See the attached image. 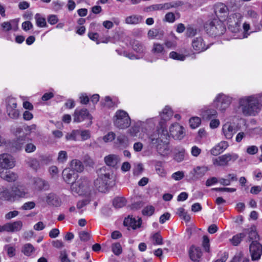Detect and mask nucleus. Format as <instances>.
<instances>
[{
  "mask_svg": "<svg viewBox=\"0 0 262 262\" xmlns=\"http://www.w3.org/2000/svg\"><path fill=\"white\" fill-rule=\"evenodd\" d=\"M261 107L258 99L253 96L243 97L238 100V108L244 116H255Z\"/></svg>",
  "mask_w": 262,
  "mask_h": 262,
  "instance_id": "nucleus-1",
  "label": "nucleus"
},
{
  "mask_svg": "<svg viewBox=\"0 0 262 262\" xmlns=\"http://www.w3.org/2000/svg\"><path fill=\"white\" fill-rule=\"evenodd\" d=\"M98 177L94 181L95 188L101 192H105L111 185L113 179V170L109 167L103 166L97 170Z\"/></svg>",
  "mask_w": 262,
  "mask_h": 262,
  "instance_id": "nucleus-2",
  "label": "nucleus"
},
{
  "mask_svg": "<svg viewBox=\"0 0 262 262\" xmlns=\"http://www.w3.org/2000/svg\"><path fill=\"white\" fill-rule=\"evenodd\" d=\"M71 190L73 193L79 195H91L90 182L86 178H81L72 182Z\"/></svg>",
  "mask_w": 262,
  "mask_h": 262,
  "instance_id": "nucleus-3",
  "label": "nucleus"
},
{
  "mask_svg": "<svg viewBox=\"0 0 262 262\" xmlns=\"http://www.w3.org/2000/svg\"><path fill=\"white\" fill-rule=\"evenodd\" d=\"M206 33L210 36H216L223 35L226 31V27L222 20L214 19L205 25Z\"/></svg>",
  "mask_w": 262,
  "mask_h": 262,
  "instance_id": "nucleus-4",
  "label": "nucleus"
},
{
  "mask_svg": "<svg viewBox=\"0 0 262 262\" xmlns=\"http://www.w3.org/2000/svg\"><path fill=\"white\" fill-rule=\"evenodd\" d=\"M113 123L119 129H125L130 125V119L128 113L122 110H118L113 119Z\"/></svg>",
  "mask_w": 262,
  "mask_h": 262,
  "instance_id": "nucleus-5",
  "label": "nucleus"
},
{
  "mask_svg": "<svg viewBox=\"0 0 262 262\" xmlns=\"http://www.w3.org/2000/svg\"><path fill=\"white\" fill-rule=\"evenodd\" d=\"M26 192L24 187L21 186H14L12 188L11 191L8 190H4L3 192V196L5 200L9 201H14L19 198L25 196Z\"/></svg>",
  "mask_w": 262,
  "mask_h": 262,
  "instance_id": "nucleus-6",
  "label": "nucleus"
},
{
  "mask_svg": "<svg viewBox=\"0 0 262 262\" xmlns=\"http://www.w3.org/2000/svg\"><path fill=\"white\" fill-rule=\"evenodd\" d=\"M6 113L9 118L17 119L20 116L19 111L17 109V103L15 98L8 97L6 99Z\"/></svg>",
  "mask_w": 262,
  "mask_h": 262,
  "instance_id": "nucleus-7",
  "label": "nucleus"
},
{
  "mask_svg": "<svg viewBox=\"0 0 262 262\" xmlns=\"http://www.w3.org/2000/svg\"><path fill=\"white\" fill-rule=\"evenodd\" d=\"M232 98L223 94H219L214 101L216 108L219 111L224 112L230 105Z\"/></svg>",
  "mask_w": 262,
  "mask_h": 262,
  "instance_id": "nucleus-8",
  "label": "nucleus"
},
{
  "mask_svg": "<svg viewBox=\"0 0 262 262\" xmlns=\"http://www.w3.org/2000/svg\"><path fill=\"white\" fill-rule=\"evenodd\" d=\"M86 119L89 120L88 126H90L92 124L93 117L89 113L87 109L82 108L80 110L76 109L75 110L73 115L74 122H80Z\"/></svg>",
  "mask_w": 262,
  "mask_h": 262,
  "instance_id": "nucleus-9",
  "label": "nucleus"
},
{
  "mask_svg": "<svg viewBox=\"0 0 262 262\" xmlns=\"http://www.w3.org/2000/svg\"><path fill=\"white\" fill-rule=\"evenodd\" d=\"M238 156L236 154H227L213 159V164L219 166H225L230 161H235Z\"/></svg>",
  "mask_w": 262,
  "mask_h": 262,
  "instance_id": "nucleus-10",
  "label": "nucleus"
},
{
  "mask_svg": "<svg viewBox=\"0 0 262 262\" xmlns=\"http://www.w3.org/2000/svg\"><path fill=\"white\" fill-rule=\"evenodd\" d=\"M244 231L245 235L248 234L249 246H262L259 242V236L256 232L255 226H253L250 228L244 229Z\"/></svg>",
  "mask_w": 262,
  "mask_h": 262,
  "instance_id": "nucleus-11",
  "label": "nucleus"
},
{
  "mask_svg": "<svg viewBox=\"0 0 262 262\" xmlns=\"http://www.w3.org/2000/svg\"><path fill=\"white\" fill-rule=\"evenodd\" d=\"M15 166V161L13 157L8 154L0 155V169H8Z\"/></svg>",
  "mask_w": 262,
  "mask_h": 262,
  "instance_id": "nucleus-12",
  "label": "nucleus"
},
{
  "mask_svg": "<svg viewBox=\"0 0 262 262\" xmlns=\"http://www.w3.org/2000/svg\"><path fill=\"white\" fill-rule=\"evenodd\" d=\"M214 12L219 20H225L229 14L227 6L222 3H218L214 5Z\"/></svg>",
  "mask_w": 262,
  "mask_h": 262,
  "instance_id": "nucleus-13",
  "label": "nucleus"
},
{
  "mask_svg": "<svg viewBox=\"0 0 262 262\" xmlns=\"http://www.w3.org/2000/svg\"><path fill=\"white\" fill-rule=\"evenodd\" d=\"M184 130V127L178 123L171 124L169 127L170 135L178 140H181L184 137L185 134Z\"/></svg>",
  "mask_w": 262,
  "mask_h": 262,
  "instance_id": "nucleus-14",
  "label": "nucleus"
},
{
  "mask_svg": "<svg viewBox=\"0 0 262 262\" xmlns=\"http://www.w3.org/2000/svg\"><path fill=\"white\" fill-rule=\"evenodd\" d=\"M192 47L197 53L206 51L209 48L208 45H206L204 39L202 37L194 38L191 41Z\"/></svg>",
  "mask_w": 262,
  "mask_h": 262,
  "instance_id": "nucleus-15",
  "label": "nucleus"
},
{
  "mask_svg": "<svg viewBox=\"0 0 262 262\" xmlns=\"http://www.w3.org/2000/svg\"><path fill=\"white\" fill-rule=\"evenodd\" d=\"M189 257L194 262L201 260L203 255V249L201 247H190L188 250Z\"/></svg>",
  "mask_w": 262,
  "mask_h": 262,
  "instance_id": "nucleus-16",
  "label": "nucleus"
},
{
  "mask_svg": "<svg viewBox=\"0 0 262 262\" xmlns=\"http://www.w3.org/2000/svg\"><path fill=\"white\" fill-rule=\"evenodd\" d=\"M23 226V222L21 221H17L12 223H7L2 226V227L4 231L16 232L19 231Z\"/></svg>",
  "mask_w": 262,
  "mask_h": 262,
  "instance_id": "nucleus-17",
  "label": "nucleus"
},
{
  "mask_svg": "<svg viewBox=\"0 0 262 262\" xmlns=\"http://www.w3.org/2000/svg\"><path fill=\"white\" fill-rule=\"evenodd\" d=\"M142 221L141 218L136 220L133 215H128L127 217L124 219L123 224L125 226L131 227L133 229H136L141 226Z\"/></svg>",
  "mask_w": 262,
  "mask_h": 262,
  "instance_id": "nucleus-18",
  "label": "nucleus"
},
{
  "mask_svg": "<svg viewBox=\"0 0 262 262\" xmlns=\"http://www.w3.org/2000/svg\"><path fill=\"white\" fill-rule=\"evenodd\" d=\"M104 160L107 166L113 168H115L120 161L119 156L114 154L105 156Z\"/></svg>",
  "mask_w": 262,
  "mask_h": 262,
  "instance_id": "nucleus-19",
  "label": "nucleus"
},
{
  "mask_svg": "<svg viewBox=\"0 0 262 262\" xmlns=\"http://www.w3.org/2000/svg\"><path fill=\"white\" fill-rule=\"evenodd\" d=\"M34 185L35 189L38 190H47L50 187L48 182L40 178L34 179Z\"/></svg>",
  "mask_w": 262,
  "mask_h": 262,
  "instance_id": "nucleus-20",
  "label": "nucleus"
},
{
  "mask_svg": "<svg viewBox=\"0 0 262 262\" xmlns=\"http://www.w3.org/2000/svg\"><path fill=\"white\" fill-rule=\"evenodd\" d=\"M228 146L227 142L222 141L211 149L210 153L213 156H217L223 152Z\"/></svg>",
  "mask_w": 262,
  "mask_h": 262,
  "instance_id": "nucleus-21",
  "label": "nucleus"
},
{
  "mask_svg": "<svg viewBox=\"0 0 262 262\" xmlns=\"http://www.w3.org/2000/svg\"><path fill=\"white\" fill-rule=\"evenodd\" d=\"M0 177L9 182H12L15 181L18 177L14 172L10 171L4 172L3 170L0 169Z\"/></svg>",
  "mask_w": 262,
  "mask_h": 262,
  "instance_id": "nucleus-22",
  "label": "nucleus"
},
{
  "mask_svg": "<svg viewBox=\"0 0 262 262\" xmlns=\"http://www.w3.org/2000/svg\"><path fill=\"white\" fill-rule=\"evenodd\" d=\"M222 130L227 139H231L236 132L234 126L229 123H226L223 126Z\"/></svg>",
  "mask_w": 262,
  "mask_h": 262,
  "instance_id": "nucleus-23",
  "label": "nucleus"
},
{
  "mask_svg": "<svg viewBox=\"0 0 262 262\" xmlns=\"http://www.w3.org/2000/svg\"><path fill=\"white\" fill-rule=\"evenodd\" d=\"M251 259L253 261L258 260L262 255V247H249Z\"/></svg>",
  "mask_w": 262,
  "mask_h": 262,
  "instance_id": "nucleus-24",
  "label": "nucleus"
},
{
  "mask_svg": "<svg viewBox=\"0 0 262 262\" xmlns=\"http://www.w3.org/2000/svg\"><path fill=\"white\" fill-rule=\"evenodd\" d=\"M71 169L73 171L81 172L84 169V166L81 161L78 159H74L71 161L70 163Z\"/></svg>",
  "mask_w": 262,
  "mask_h": 262,
  "instance_id": "nucleus-25",
  "label": "nucleus"
},
{
  "mask_svg": "<svg viewBox=\"0 0 262 262\" xmlns=\"http://www.w3.org/2000/svg\"><path fill=\"white\" fill-rule=\"evenodd\" d=\"M147 35L150 39H161L164 35V31L161 29H152L148 31Z\"/></svg>",
  "mask_w": 262,
  "mask_h": 262,
  "instance_id": "nucleus-26",
  "label": "nucleus"
},
{
  "mask_svg": "<svg viewBox=\"0 0 262 262\" xmlns=\"http://www.w3.org/2000/svg\"><path fill=\"white\" fill-rule=\"evenodd\" d=\"M209 170L207 166H197L193 170L194 177L196 178L202 177Z\"/></svg>",
  "mask_w": 262,
  "mask_h": 262,
  "instance_id": "nucleus-27",
  "label": "nucleus"
},
{
  "mask_svg": "<svg viewBox=\"0 0 262 262\" xmlns=\"http://www.w3.org/2000/svg\"><path fill=\"white\" fill-rule=\"evenodd\" d=\"M143 20V17L138 15H133L127 16L125 18V23L127 24L136 25L141 23Z\"/></svg>",
  "mask_w": 262,
  "mask_h": 262,
  "instance_id": "nucleus-28",
  "label": "nucleus"
},
{
  "mask_svg": "<svg viewBox=\"0 0 262 262\" xmlns=\"http://www.w3.org/2000/svg\"><path fill=\"white\" fill-rule=\"evenodd\" d=\"M217 115L216 111L214 109H207L202 112V117L203 119L209 120L213 117H216Z\"/></svg>",
  "mask_w": 262,
  "mask_h": 262,
  "instance_id": "nucleus-29",
  "label": "nucleus"
},
{
  "mask_svg": "<svg viewBox=\"0 0 262 262\" xmlns=\"http://www.w3.org/2000/svg\"><path fill=\"white\" fill-rule=\"evenodd\" d=\"M74 171L70 168H66L62 171V177L64 181L70 183L72 182L73 178H74Z\"/></svg>",
  "mask_w": 262,
  "mask_h": 262,
  "instance_id": "nucleus-30",
  "label": "nucleus"
},
{
  "mask_svg": "<svg viewBox=\"0 0 262 262\" xmlns=\"http://www.w3.org/2000/svg\"><path fill=\"white\" fill-rule=\"evenodd\" d=\"M133 49L137 53H143L145 51L144 45L138 40H135L132 43Z\"/></svg>",
  "mask_w": 262,
  "mask_h": 262,
  "instance_id": "nucleus-31",
  "label": "nucleus"
},
{
  "mask_svg": "<svg viewBox=\"0 0 262 262\" xmlns=\"http://www.w3.org/2000/svg\"><path fill=\"white\" fill-rule=\"evenodd\" d=\"M172 115V111L168 106H165L163 109L162 113L160 114L161 117L164 121H167L170 119Z\"/></svg>",
  "mask_w": 262,
  "mask_h": 262,
  "instance_id": "nucleus-32",
  "label": "nucleus"
},
{
  "mask_svg": "<svg viewBox=\"0 0 262 262\" xmlns=\"http://www.w3.org/2000/svg\"><path fill=\"white\" fill-rule=\"evenodd\" d=\"M26 143V138L25 137H20L18 138L13 143V147L17 150H21Z\"/></svg>",
  "mask_w": 262,
  "mask_h": 262,
  "instance_id": "nucleus-33",
  "label": "nucleus"
},
{
  "mask_svg": "<svg viewBox=\"0 0 262 262\" xmlns=\"http://www.w3.org/2000/svg\"><path fill=\"white\" fill-rule=\"evenodd\" d=\"M47 202L49 204H51L55 206H59L60 201L57 196L53 193H49L47 196Z\"/></svg>",
  "mask_w": 262,
  "mask_h": 262,
  "instance_id": "nucleus-34",
  "label": "nucleus"
},
{
  "mask_svg": "<svg viewBox=\"0 0 262 262\" xmlns=\"http://www.w3.org/2000/svg\"><path fill=\"white\" fill-rule=\"evenodd\" d=\"M113 206L116 208H120L124 206L126 204V200L122 197H117L113 200Z\"/></svg>",
  "mask_w": 262,
  "mask_h": 262,
  "instance_id": "nucleus-35",
  "label": "nucleus"
},
{
  "mask_svg": "<svg viewBox=\"0 0 262 262\" xmlns=\"http://www.w3.org/2000/svg\"><path fill=\"white\" fill-rule=\"evenodd\" d=\"M85 199L79 200L77 202L76 204L77 208L78 209H81L84 208L85 206L90 204L91 201V195H85Z\"/></svg>",
  "mask_w": 262,
  "mask_h": 262,
  "instance_id": "nucleus-36",
  "label": "nucleus"
},
{
  "mask_svg": "<svg viewBox=\"0 0 262 262\" xmlns=\"http://www.w3.org/2000/svg\"><path fill=\"white\" fill-rule=\"evenodd\" d=\"M245 237V233H244V231L243 230V232L238 233L235 235L233 236L231 239L232 243L234 246H237V245L241 243V241Z\"/></svg>",
  "mask_w": 262,
  "mask_h": 262,
  "instance_id": "nucleus-37",
  "label": "nucleus"
},
{
  "mask_svg": "<svg viewBox=\"0 0 262 262\" xmlns=\"http://www.w3.org/2000/svg\"><path fill=\"white\" fill-rule=\"evenodd\" d=\"M185 155V150L183 148H180L178 151L175 154L174 159L178 162H180L184 160Z\"/></svg>",
  "mask_w": 262,
  "mask_h": 262,
  "instance_id": "nucleus-38",
  "label": "nucleus"
},
{
  "mask_svg": "<svg viewBox=\"0 0 262 262\" xmlns=\"http://www.w3.org/2000/svg\"><path fill=\"white\" fill-rule=\"evenodd\" d=\"M227 24L228 29L232 32H237L239 31V30L241 29V23H238V21H236V23H235L234 21H231V20H229V24Z\"/></svg>",
  "mask_w": 262,
  "mask_h": 262,
  "instance_id": "nucleus-39",
  "label": "nucleus"
},
{
  "mask_svg": "<svg viewBox=\"0 0 262 262\" xmlns=\"http://www.w3.org/2000/svg\"><path fill=\"white\" fill-rule=\"evenodd\" d=\"M151 239L152 243L155 245H163L164 244L162 237L159 232H157L151 236Z\"/></svg>",
  "mask_w": 262,
  "mask_h": 262,
  "instance_id": "nucleus-40",
  "label": "nucleus"
},
{
  "mask_svg": "<svg viewBox=\"0 0 262 262\" xmlns=\"http://www.w3.org/2000/svg\"><path fill=\"white\" fill-rule=\"evenodd\" d=\"M157 150L161 155H164L167 154L169 150L168 145L164 143H160L156 146Z\"/></svg>",
  "mask_w": 262,
  "mask_h": 262,
  "instance_id": "nucleus-41",
  "label": "nucleus"
},
{
  "mask_svg": "<svg viewBox=\"0 0 262 262\" xmlns=\"http://www.w3.org/2000/svg\"><path fill=\"white\" fill-rule=\"evenodd\" d=\"M169 57L174 60L184 61L186 58V56L182 54L172 51L169 54Z\"/></svg>",
  "mask_w": 262,
  "mask_h": 262,
  "instance_id": "nucleus-42",
  "label": "nucleus"
},
{
  "mask_svg": "<svg viewBox=\"0 0 262 262\" xmlns=\"http://www.w3.org/2000/svg\"><path fill=\"white\" fill-rule=\"evenodd\" d=\"M36 23L37 26L39 27H43L46 26V21L45 18L41 17L40 15L37 13L35 15Z\"/></svg>",
  "mask_w": 262,
  "mask_h": 262,
  "instance_id": "nucleus-43",
  "label": "nucleus"
},
{
  "mask_svg": "<svg viewBox=\"0 0 262 262\" xmlns=\"http://www.w3.org/2000/svg\"><path fill=\"white\" fill-rule=\"evenodd\" d=\"M201 119L197 117H192L189 119L190 126L193 129L198 127L201 124Z\"/></svg>",
  "mask_w": 262,
  "mask_h": 262,
  "instance_id": "nucleus-44",
  "label": "nucleus"
},
{
  "mask_svg": "<svg viewBox=\"0 0 262 262\" xmlns=\"http://www.w3.org/2000/svg\"><path fill=\"white\" fill-rule=\"evenodd\" d=\"M242 17V15L239 13L232 14L228 17L227 24H229V20H231V21H234L235 23H236V21L241 23Z\"/></svg>",
  "mask_w": 262,
  "mask_h": 262,
  "instance_id": "nucleus-45",
  "label": "nucleus"
},
{
  "mask_svg": "<svg viewBox=\"0 0 262 262\" xmlns=\"http://www.w3.org/2000/svg\"><path fill=\"white\" fill-rule=\"evenodd\" d=\"M78 236L80 241L86 242L91 239V235L85 231H82L78 233Z\"/></svg>",
  "mask_w": 262,
  "mask_h": 262,
  "instance_id": "nucleus-46",
  "label": "nucleus"
},
{
  "mask_svg": "<svg viewBox=\"0 0 262 262\" xmlns=\"http://www.w3.org/2000/svg\"><path fill=\"white\" fill-rule=\"evenodd\" d=\"M29 166L35 170L39 168V162L36 159H30L28 162Z\"/></svg>",
  "mask_w": 262,
  "mask_h": 262,
  "instance_id": "nucleus-47",
  "label": "nucleus"
},
{
  "mask_svg": "<svg viewBox=\"0 0 262 262\" xmlns=\"http://www.w3.org/2000/svg\"><path fill=\"white\" fill-rule=\"evenodd\" d=\"M155 211V208L152 206H148L145 207L142 210L144 215L151 216Z\"/></svg>",
  "mask_w": 262,
  "mask_h": 262,
  "instance_id": "nucleus-48",
  "label": "nucleus"
},
{
  "mask_svg": "<svg viewBox=\"0 0 262 262\" xmlns=\"http://www.w3.org/2000/svg\"><path fill=\"white\" fill-rule=\"evenodd\" d=\"M144 168L142 163H138L135 166L133 169V173L134 175L139 176L143 171Z\"/></svg>",
  "mask_w": 262,
  "mask_h": 262,
  "instance_id": "nucleus-49",
  "label": "nucleus"
},
{
  "mask_svg": "<svg viewBox=\"0 0 262 262\" xmlns=\"http://www.w3.org/2000/svg\"><path fill=\"white\" fill-rule=\"evenodd\" d=\"M152 52L155 54L163 53L164 52L163 46L159 43H154Z\"/></svg>",
  "mask_w": 262,
  "mask_h": 262,
  "instance_id": "nucleus-50",
  "label": "nucleus"
},
{
  "mask_svg": "<svg viewBox=\"0 0 262 262\" xmlns=\"http://www.w3.org/2000/svg\"><path fill=\"white\" fill-rule=\"evenodd\" d=\"M149 140L150 143L157 146V145H159L160 143H162V141L161 139L159 138V137H157L155 135H152L149 137Z\"/></svg>",
  "mask_w": 262,
  "mask_h": 262,
  "instance_id": "nucleus-51",
  "label": "nucleus"
},
{
  "mask_svg": "<svg viewBox=\"0 0 262 262\" xmlns=\"http://www.w3.org/2000/svg\"><path fill=\"white\" fill-rule=\"evenodd\" d=\"M68 156L66 151L62 150L58 153L57 160L60 163H64L67 160Z\"/></svg>",
  "mask_w": 262,
  "mask_h": 262,
  "instance_id": "nucleus-52",
  "label": "nucleus"
},
{
  "mask_svg": "<svg viewBox=\"0 0 262 262\" xmlns=\"http://www.w3.org/2000/svg\"><path fill=\"white\" fill-rule=\"evenodd\" d=\"M59 258L61 262H71V260L68 257V253L64 250L60 251Z\"/></svg>",
  "mask_w": 262,
  "mask_h": 262,
  "instance_id": "nucleus-53",
  "label": "nucleus"
},
{
  "mask_svg": "<svg viewBox=\"0 0 262 262\" xmlns=\"http://www.w3.org/2000/svg\"><path fill=\"white\" fill-rule=\"evenodd\" d=\"M140 132V126L138 125H134L129 130V133L131 136L135 137L137 136Z\"/></svg>",
  "mask_w": 262,
  "mask_h": 262,
  "instance_id": "nucleus-54",
  "label": "nucleus"
},
{
  "mask_svg": "<svg viewBox=\"0 0 262 262\" xmlns=\"http://www.w3.org/2000/svg\"><path fill=\"white\" fill-rule=\"evenodd\" d=\"M79 135L81 136V139L83 141L86 140L91 137V133L89 130H80Z\"/></svg>",
  "mask_w": 262,
  "mask_h": 262,
  "instance_id": "nucleus-55",
  "label": "nucleus"
},
{
  "mask_svg": "<svg viewBox=\"0 0 262 262\" xmlns=\"http://www.w3.org/2000/svg\"><path fill=\"white\" fill-rule=\"evenodd\" d=\"M35 249L34 247H24L21 250L22 252L26 256H30L34 252Z\"/></svg>",
  "mask_w": 262,
  "mask_h": 262,
  "instance_id": "nucleus-56",
  "label": "nucleus"
},
{
  "mask_svg": "<svg viewBox=\"0 0 262 262\" xmlns=\"http://www.w3.org/2000/svg\"><path fill=\"white\" fill-rule=\"evenodd\" d=\"M117 141L121 145H125L128 142V139L125 135H120L118 136Z\"/></svg>",
  "mask_w": 262,
  "mask_h": 262,
  "instance_id": "nucleus-57",
  "label": "nucleus"
},
{
  "mask_svg": "<svg viewBox=\"0 0 262 262\" xmlns=\"http://www.w3.org/2000/svg\"><path fill=\"white\" fill-rule=\"evenodd\" d=\"M184 177V172L183 171H180L173 173L171 176V178L176 181L180 180L182 179Z\"/></svg>",
  "mask_w": 262,
  "mask_h": 262,
  "instance_id": "nucleus-58",
  "label": "nucleus"
},
{
  "mask_svg": "<svg viewBox=\"0 0 262 262\" xmlns=\"http://www.w3.org/2000/svg\"><path fill=\"white\" fill-rule=\"evenodd\" d=\"M35 206V203L33 202H28L25 203L22 206L21 209L23 210H30L34 208Z\"/></svg>",
  "mask_w": 262,
  "mask_h": 262,
  "instance_id": "nucleus-59",
  "label": "nucleus"
},
{
  "mask_svg": "<svg viewBox=\"0 0 262 262\" xmlns=\"http://www.w3.org/2000/svg\"><path fill=\"white\" fill-rule=\"evenodd\" d=\"M36 149V146L32 143H27L25 146V151L30 153L33 152Z\"/></svg>",
  "mask_w": 262,
  "mask_h": 262,
  "instance_id": "nucleus-60",
  "label": "nucleus"
},
{
  "mask_svg": "<svg viewBox=\"0 0 262 262\" xmlns=\"http://www.w3.org/2000/svg\"><path fill=\"white\" fill-rule=\"evenodd\" d=\"M197 30L192 27H188L186 29V35L188 37L194 36L196 34Z\"/></svg>",
  "mask_w": 262,
  "mask_h": 262,
  "instance_id": "nucleus-61",
  "label": "nucleus"
},
{
  "mask_svg": "<svg viewBox=\"0 0 262 262\" xmlns=\"http://www.w3.org/2000/svg\"><path fill=\"white\" fill-rule=\"evenodd\" d=\"M165 20L169 23H173L175 20V15L172 12H168L165 16Z\"/></svg>",
  "mask_w": 262,
  "mask_h": 262,
  "instance_id": "nucleus-62",
  "label": "nucleus"
},
{
  "mask_svg": "<svg viewBox=\"0 0 262 262\" xmlns=\"http://www.w3.org/2000/svg\"><path fill=\"white\" fill-rule=\"evenodd\" d=\"M258 147L254 145L250 146L247 148V152L250 155H254L258 152Z\"/></svg>",
  "mask_w": 262,
  "mask_h": 262,
  "instance_id": "nucleus-63",
  "label": "nucleus"
},
{
  "mask_svg": "<svg viewBox=\"0 0 262 262\" xmlns=\"http://www.w3.org/2000/svg\"><path fill=\"white\" fill-rule=\"evenodd\" d=\"M201 152V149L196 146H193L191 148V153L194 157H198Z\"/></svg>",
  "mask_w": 262,
  "mask_h": 262,
  "instance_id": "nucleus-64",
  "label": "nucleus"
}]
</instances>
